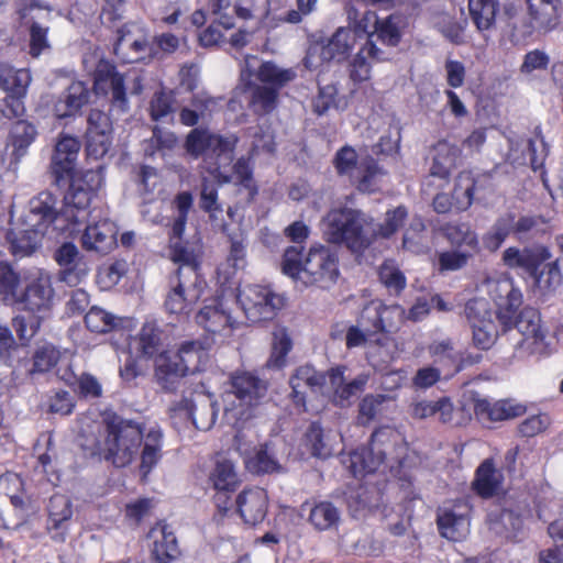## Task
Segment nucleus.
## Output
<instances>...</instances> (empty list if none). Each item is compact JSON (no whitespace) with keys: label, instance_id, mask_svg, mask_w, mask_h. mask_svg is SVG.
<instances>
[{"label":"nucleus","instance_id":"1","mask_svg":"<svg viewBox=\"0 0 563 563\" xmlns=\"http://www.w3.org/2000/svg\"><path fill=\"white\" fill-rule=\"evenodd\" d=\"M267 382L250 371H235L225 394L224 417L233 424L247 421L267 396Z\"/></svg>","mask_w":563,"mask_h":563},{"label":"nucleus","instance_id":"2","mask_svg":"<svg viewBox=\"0 0 563 563\" xmlns=\"http://www.w3.org/2000/svg\"><path fill=\"white\" fill-rule=\"evenodd\" d=\"M235 141L213 134L207 129H192L186 136L184 147L192 158L203 156L205 168L221 184L230 183L224 168L233 161Z\"/></svg>","mask_w":563,"mask_h":563},{"label":"nucleus","instance_id":"3","mask_svg":"<svg viewBox=\"0 0 563 563\" xmlns=\"http://www.w3.org/2000/svg\"><path fill=\"white\" fill-rule=\"evenodd\" d=\"M207 360L205 347L195 341L185 342L177 353H161L155 358L154 378L164 390H175L179 380L201 369Z\"/></svg>","mask_w":563,"mask_h":563},{"label":"nucleus","instance_id":"4","mask_svg":"<svg viewBox=\"0 0 563 563\" xmlns=\"http://www.w3.org/2000/svg\"><path fill=\"white\" fill-rule=\"evenodd\" d=\"M104 457L117 467L129 465L139 454L143 430L133 421L112 416L107 419Z\"/></svg>","mask_w":563,"mask_h":563},{"label":"nucleus","instance_id":"5","mask_svg":"<svg viewBox=\"0 0 563 563\" xmlns=\"http://www.w3.org/2000/svg\"><path fill=\"white\" fill-rule=\"evenodd\" d=\"M363 214L351 208L333 209L323 219V236L332 244H345L357 250L364 246Z\"/></svg>","mask_w":563,"mask_h":563},{"label":"nucleus","instance_id":"6","mask_svg":"<svg viewBox=\"0 0 563 563\" xmlns=\"http://www.w3.org/2000/svg\"><path fill=\"white\" fill-rule=\"evenodd\" d=\"M100 184L101 176L95 170H88L81 179L75 180L64 197V205L60 209L63 220L73 225L86 222L88 207Z\"/></svg>","mask_w":563,"mask_h":563},{"label":"nucleus","instance_id":"7","mask_svg":"<svg viewBox=\"0 0 563 563\" xmlns=\"http://www.w3.org/2000/svg\"><path fill=\"white\" fill-rule=\"evenodd\" d=\"M206 283L191 268L177 271L170 291L165 299V309L172 314H188L201 298Z\"/></svg>","mask_w":563,"mask_h":563},{"label":"nucleus","instance_id":"8","mask_svg":"<svg viewBox=\"0 0 563 563\" xmlns=\"http://www.w3.org/2000/svg\"><path fill=\"white\" fill-rule=\"evenodd\" d=\"M335 256L323 245L310 249L302 266L301 283L306 286L330 287L338 278Z\"/></svg>","mask_w":563,"mask_h":563},{"label":"nucleus","instance_id":"9","mask_svg":"<svg viewBox=\"0 0 563 563\" xmlns=\"http://www.w3.org/2000/svg\"><path fill=\"white\" fill-rule=\"evenodd\" d=\"M391 434L393 432L388 428L376 430L371 437L368 448L357 449L343 460L353 476L373 473L384 463L386 457L384 445L389 441Z\"/></svg>","mask_w":563,"mask_h":563},{"label":"nucleus","instance_id":"10","mask_svg":"<svg viewBox=\"0 0 563 563\" xmlns=\"http://www.w3.org/2000/svg\"><path fill=\"white\" fill-rule=\"evenodd\" d=\"M114 54L124 63L152 60L157 56L152 37L137 25H126L119 31Z\"/></svg>","mask_w":563,"mask_h":563},{"label":"nucleus","instance_id":"11","mask_svg":"<svg viewBox=\"0 0 563 563\" xmlns=\"http://www.w3.org/2000/svg\"><path fill=\"white\" fill-rule=\"evenodd\" d=\"M238 300L252 322L273 319L276 311L284 305L279 295L257 285L246 286L239 292Z\"/></svg>","mask_w":563,"mask_h":563},{"label":"nucleus","instance_id":"12","mask_svg":"<svg viewBox=\"0 0 563 563\" xmlns=\"http://www.w3.org/2000/svg\"><path fill=\"white\" fill-rule=\"evenodd\" d=\"M95 88L104 90L110 95V103L113 110L125 113L129 110L124 77L119 74L115 66L109 60L99 59L95 69Z\"/></svg>","mask_w":563,"mask_h":563},{"label":"nucleus","instance_id":"13","mask_svg":"<svg viewBox=\"0 0 563 563\" xmlns=\"http://www.w3.org/2000/svg\"><path fill=\"white\" fill-rule=\"evenodd\" d=\"M488 291L497 307L498 319L505 327L510 325L522 303L520 290L515 287L511 278L505 277L488 282Z\"/></svg>","mask_w":563,"mask_h":563},{"label":"nucleus","instance_id":"14","mask_svg":"<svg viewBox=\"0 0 563 563\" xmlns=\"http://www.w3.org/2000/svg\"><path fill=\"white\" fill-rule=\"evenodd\" d=\"M56 202L52 192L42 191L29 201L27 211L21 220L29 228H36L46 234L55 221L63 219L60 211L56 210Z\"/></svg>","mask_w":563,"mask_h":563},{"label":"nucleus","instance_id":"15","mask_svg":"<svg viewBox=\"0 0 563 563\" xmlns=\"http://www.w3.org/2000/svg\"><path fill=\"white\" fill-rule=\"evenodd\" d=\"M363 311V323L369 322L377 336L397 331L405 318V310L399 305L386 306L379 300L369 301Z\"/></svg>","mask_w":563,"mask_h":563},{"label":"nucleus","instance_id":"16","mask_svg":"<svg viewBox=\"0 0 563 563\" xmlns=\"http://www.w3.org/2000/svg\"><path fill=\"white\" fill-rule=\"evenodd\" d=\"M551 252L541 244L519 249L510 246L503 253L504 265L511 269H522L531 277L538 275L540 266L551 258Z\"/></svg>","mask_w":563,"mask_h":563},{"label":"nucleus","instance_id":"17","mask_svg":"<svg viewBox=\"0 0 563 563\" xmlns=\"http://www.w3.org/2000/svg\"><path fill=\"white\" fill-rule=\"evenodd\" d=\"M117 234L118 229L113 222L106 219L98 221L86 227L80 239L81 246L87 251L107 254L117 245Z\"/></svg>","mask_w":563,"mask_h":563},{"label":"nucleus","instance_id":"18","mask_svg":"<svg viewBox=\"0 0 563 563\" xmlns=\"http://www.w3.org/2000/svg\"><path fill=\"white\" fill-rule=\"evenodd\" d=\"M238 512L246 525L262 522L267 514L268 497L263 488L243 490L235 500Z\"/></svg>","mask_w":563,"mask_h":563},{"label":"nucleus","instance_id":"19","mask_svg":"<svg viewBox=\"0 0 563 563\" xmlns=\"http://www.w3.org/2000/svg\"><path fill=\"white\" fill-rule=\"evenodd\" d=\"M366 33L364 20L358 21L354 31L346 27H339L328 44L321 47L320 57L322 60L344 59L355 45L356 35Z\"/></svg>","mask_w":563,"mask_h":563},{"label":"nucleus","instance_id":"20","mask_svg":"<svg viewBox=\"0 0 563 563\" xmlns=\"http://www.w3.org/2000/svg\"><path fill=\"white\" fill-rule=\"evenodd\" d=\"M531 26L539 33H549L560 24V0H528Z\"/></svg>","mask_w":563,"mask_h":563},{"label":"nucleus","instance_id":"21","mask_svg":"<svg viewBox=\"0 0 563 563\" xmlns=\"http://www.w3.org/2000/svg\"><path fill=\"white\" fill-rule=\"evenodd\" d=\"M384 59V52L375 44L373 35L360 48L349 66V76L354 84L367 81L371 78V60Z\"/></svg>","mask_w":563,"mask_h":563},{"label":"nucleus","instance_id":"22","mask_svg":"<svg viewBox=\"0 0 563 563\" xmlns=\"http://www.w3.org/2000/svg\"><path fill=\"white\" fill-rule=\"evenodd\" d=\"M148 537L153 540L151 553L155 563H172L179 556L177 539L167 525H157Z\"/></svg>","mask_w":563,"mask_h":563},{"label":"nucleus","instance_id":"23","mask_svg":"<svg viewBox=\"0 0 563 563\" xmlns=\"http://www.w3.org/2000/svg\"><path fill=\"white\" fill-rule=\"evenodd\" d=\"M197 323L212 335L213 342H222L232 331L230 316L218 306H206L196 316Z\"/></svg>","mask_w":563,"mask_h":563},{"label":"nucleus","instance_id":"24","mask_svg":"<svg viewBox=\"0 0 563 563\" xmlns=\"http://www.w3.org/2000/svg\"><path fill=\"white\" fill-rule=\"evenodd\" d=\"M490 186V175L474 177L471 172H462L455 180L453 199L457 209L466 210L473 201L474 194Z\"/></svg>","mask_w":563,"mask_h":563},{"label":"nucleus","instance_id":"25","mask_svg":"<svg viewBox=\"0 0 563 563\" xmlns=\"http://www.w3.org/2000/svg\"><path fill=\"white\" fill-rule=\"evenodd\" d=\"M89 89L82 81H73L54 104L58 119L75 115L89 101Z\"/></svg>","mask_w":563,"mask_h":563},{"label":"nucleus","instance_id":"26","mask_svg":"<svg viewBox=\"0 0 563 563\" xmlns=\"http://www.w3.org/2000/svg\"><path fill=\"white\" fill-rule=\"evenodd\" d=\"M44 235V232L36 228H29L21 220L20 225L9 230L5 238L12 254L23 257L37 250Z\"/></svg>","mask_w":563,"mask_h":563},{"label":"nucleus","instance_id":"27","mask_svg":"<svg viewBox=\"0 0 563 563\" xmlns=\"http://www.w3.org/2000/svg\"><path fill=\"white\" fill-rule=\"evenodd\" d=\"M474 412L483 422H497L521 416L525 412V407L505 400L489 402L487 399L476 398L474 400Z\"/></svg>","mask_w":563,"mask_h":563},{"label":"nucleus","instance_id":"28","mask_svg":"<svg viewBox=\"0 0 563 563\" xmlns=\"http://www.w3.org/2000/svg\"><path fill=\"white\" fill-rule=\"evenodd\" d=\"M540 321L538 311L532 308L523 309L515 321L516 328L525 336L523 342L533 346V353H542L545 349Z\"/></svg>","mask_w":563,"mask_h":563},{"label":"nucleus","instance_id":"29","mask_svg":"<svg viewBox=\"0 0 563 563\" xmlns=\"http://www.w3.org/2000/svg\"><path fill=\"white\" fill-rule=\"evenodd\" d=\"M178 410L191 418L195 427L202 431H208L213 427L218 412L216 402L206 396H199L194 401L184 400L183 407Z\"/></svg>","mask_w":563,"mask_h":563},{"label":"nucleus","instance_id":"30","mask_svg":"<svg viewBox=\"0 0 563 563\" xmlns=\"http://www.w3.org/2000/svg\"><path fill=\"white\" fill-rule=\"evenodd\" d=\"M73 517L71 501L67 496L54 495L48 504V529L55 530V540L64 541L68 521Z\"/></svg>","mask_w":563,"mask_h":563},{"label":"nucleus","instance_id":"31","mask_svg":"<svg viewBox=\"0 0 563 563\" xmlns=\"http://www.w3.org/2000/svg\"><path fill=\"white\" fill-rule=\"evenodd\" d=\"M221 230L230 243L228 262L234 268L243 267L247 247V230L241 220L236 223H223Z\"/></svg>","mask_w":563,"mask_h":563},{"label":"nucleus","instance_id":"32","mask_svg":"<svg viewBox=\"0 0 563 563\" xmlns=\"http://www.w3.org/2000/svg\"><path fill=\"white\" fill-rule=\"evenodd\" d=\"M54 296L52 280L48 275H41L25 289L23 302L31 311H42L51 307Z\"/></svg>","mask_w":563,"mask_h":563},{"label":"nucleus","instance_id":"33","mask_svg":"<svg viewBox=\"0 0 563 563\" xmlns=\"http://www.w3.org/2000/svg\"><path fill=\"white\" fill-rule=\"evenodd\" d=\"M501 473L495 467L493 460L487 459L478 466L472 487L479 496L488 498L501 488Z\"/></svg>","mask_w":563,"mask_h":563},{"label":"nucleus","instance_id":"34","mask_svg":"<svg viewBox=\"0 0 563 563\" xmlns=\"http://www.w3.org/2000/svg\"><path fill=\"white\" fill-rule=\"evenodd\" d=\"M290 386L297 401L305 400L306 389L319 391L325 384V376L309 365L300 366L290 377Z\"/></svg>","mask_w":563,"mask_h":563},{"label":"nucleus","instance_id":"35","mask_svg":"<svg viewBox=\"0 0 563 563\" xmlns=\"http://www.w3.org/2000/svg\"><path fill=\"white\" fill-rule=\"evenodd\" d=\"M438 527L444 538L452 541H460L470 532V519L464 512L445 510L438 516Z\"/></svg>","mask_w":563,"mask_h":563},{"label":"nucleus","instance_id":"36","mask_svg":"<svg viewBox=\"0 0 563 563\" xmlns=\"http://www.w3.org/2000/svg\"><path fill=\"white\" fill-rule=\"evenodd\" d=\"M461 156V150L457 145L448 141H440L434 145L433 165L430 169L431 175L440 178L446 177L451 169L455 167Z\"/></svg>","mask_w":563,"mask_h":563},{"label":"nucleus","instance_id":"37","mask_svg":"<svg viewBox=\"0 0 563 563\" xmlns=\"http://www.w3.org/2000/svg\"><path fill=\"white\" fill-rule=\"evenodd\" d=\"M32 77L29 69L14 67L0 63V87L11 95L24 97Z\"/></svg>","mask_w":563,"mask_h":563},{"label":"nucleus","instance_id":"38","mask_svg":"<svg viewBox=\"0 0 563 563\" xmlns=\"http://www.w3.org/2000/svg\"><path fill=\"white\" fill-rule=\"evenodd\" d=\"M335 439L336 434L331 431L325 432L318 423H311L306 433L311 454L321 459H327L334 453Z\"/></svg>","mask_w":563,"mask_h":563},{"label":"nucleus","instance_id":"39","mask_svg":"<svg viewBox=\"0 0 563 563\" xmlns=\"http://www.w3.org/2000/svg\"><path fill=\"white\" fill-rule=\"evenodd\" d=\"M499 3L497 0H468V11L476 29L490 30L496 22Z\"/></svg>","mask_w":563,"mask_h":563},{"label":"nucleus","instance_id":"40","mask_svg":"<svg viewBox=\"0 0 563 563\" xmlns=\"http://www.w3.org/2000/svg\"><path fill=\"white\" fill-rule=\"evenodd\" d=\"M36 136V128L27 121L20 120L12 125L10 137L13 147L12 154L16 159L26 154L29 146L35 141Z\"/></svg>","mask_w":563,"mask_h":563},{"label":"nucleus","instance_id":"41","mask_svg":"<svg viewBox=\"0 0 563 563\" xmlns=\"http://www.w3.org/2000/svg\"><path fill=\"white\" fill-rule=\"evenodd\" d=\"M364 322V311L362 310L361 316L357 320L356 325H352L349 328L345 340L347 347H356L365 345L366 343H376L378 345H384L387 341L386 336H377L371 323Z\"/></svg>","mask_w":563,"mask_h":563},{"label":"nucleus","instance_id":"42","mask_svg":"<svg viewBox=\"0 0 563 563\" xmlns=\"http://www.w3.org/2000/svg\"><path fill=\"white\" fill-rule=\"evenodd\" d=\"M135 349L146 357H153L162 345V331L154 321L145 322L135 338Z\"/></svg>","mask_w":563,"mask_h":563},{"label":"nucleus","instance_id":"43","mask_svg":"<svg viewBox=\"0 0 563 563\" xmlns=\"http://www.w3.org/2000/svg\"><path fill=\"white\" fill-rule=\"evenodd\" d=\"M257 79L277 91L296 78V73L290 68H280L272 62L263 63L257 73Z\"/></svg>","mask_w":563,"mask_h":563},{"label":"nucleus","instance_id":"44","mask_svg":"<svg viewBox=\"0 0 563 563\" xmlns=\"http://www.w3.org/2000/svg\"><path fill=\"white\" fill-rule=\"evenodd\" d=\"M278 91L266 85L251 87L250 108L256 114L271 113L277 106Z\"/></svg>","mask_w":563,"mask_h":563},{"label":"nucleus","instance_id":"45","mask_svg":"<svg viewBox=\"0 0 563 563\" xmlns=\"http://www.w3.org/2000/svg\"><path fill=\"white\" fill-rule=\"evenodd\" d=\"M210 481L216 490H236L240 479L234 465L229 460H220L216 463L210 474Z\"/></svg>","mask_w":563,"mask_h":563},{"label":"nucleus","instance_id":"46","mask_svg":"<svg viewBox=\"0 0 563 563\" xmlns=\"http://www.w3.org/2000/svg\"><path fill=\"white\" fill-rule=\"evenodd\" d=\"M522 528V519L512 510L504 509L489 515V529L506 538L514 536Z\"/></svg>","mask_w":563,"mask_h":563},{"label":"nucleus","instance_id":"47","mask_svg":"<svg viewBox=\"0 0 563 563\" xmlns=\"http://www.w3.org/2000/svg\"><path fill=\"white\" fill-rule=\"evenodd\" d=\"M292 342L285 328L273 332L272 353L266 363L269 368H280L286 364V356L291 350Z\"/></svg>","mask_w":563,"mask_h":563},{"label":"nucleus","instance_id":"48","mask_svg":"<svg viewBox=\"0 0 563 563\" xmlns=\"http://www.w3.org/2000/svg\"><path fill=\"white\" fill-rule=\"evenodd\" d=\"M309 520L316 529L329 530L339 523L340 512L331 503L322 501L311 509Z\"/></svg>","mask_w":563,"mask_h":563},{"label":"nucleus","instance_id":"49","mask_svg":"<svg viewBox=\"0 0 563 563\" xmlns=\"http://www.w3.org/2000/svg\"><path fill=\"white\" fill-rule=\"evenodd\" d=\"M174 96L170 91L159 90L156 91L148 104V111L153 121H165L172 118L174 108Z\"/></svg>","mask_w":563,"mask_h":563},{"label":"nucleus","instance_id":"50","mask_svg":"<svg viewBox=\"0 0 563 563\" xmlns=\"http://www.w3.org/2000/svg\"><path fill=\"white\" fill-rule=\"evenodd\" d=\"M60 358V352L52 344L38 346L33 354V365L29 375L46 373L53 368Z\"/></svg>","mask_w":563,"mask_h":563},{"label":"nucleus","instance_id":"51","mask_svg":"<svg viewBox=\"0 0 563 563\" xmlns=\"http://www.w3.org/2000/svg\"><path fill=\"white\" fill-rule=\"evenodd\" d=\"M400 18L390 15L385 19H377L375 21V31L369 35H376L383 43L389 46H396L400 41L399 31Z\"/></svg>","mask_w":563,"mask_h":563},{"label":"nucleus","instance_id":"52","mask_svg":"<svg viewBox=\"0 0 563 563\" xmlns=\"http://www.w3.org/2000/svg\"><path fill=\"white\" fill-rule=\"evenodd\" d=\"M162 433L158 430H151L144 441L141 454V470L146 475L159 460Z\"/></svg>","mask_w":563,"mask_h":563},{"label":"nucleus","instance_id":"53","mask_svg":"<svg viewBox=\"0 0 563 563\" xmlns=\"http://www.w3.org/2000/svg\"><path fill=\"white\" fill-rule=\"evenodd\" d=\"M378 276L389 292L398 295L406 287V277L393 261H386L380 265Z\"/></svg>","mask_w":563,"mask_h":563},{"label":"nucleus","instance_id":"54","mask_svg":"<svg viewBox=\"0 0 563 563\" xmlns=\"http://www.w3.org/2000/svg\"><path fill=\"white\" fill-rule=\"evenodd\" d=\"M85 323L92 332L106 333L117 327L118 318L101 308L92 307L85 316Z\"/></svg>","mask_w":563,"mask_h":563},{"label":"nucleus","instance_id":"55","mask_svg":"<svg viewBox=\"0 0 563 563\" xmlns=\"http://www.w3.org/2000/svg\"><path fill=\"white\" fill-rule=\"evenodd\" d=\"M443 235L455 245H466L475 250L477 236L465 223H448L442 229Z\"/></svg>","mask_w":563,"mask_h":563},{"label":"nucleus","instance_id":"56","mask_svg":"<svg viewBox=\"0 0 563 563\" xmlns=\"http://www.w3.org/2000/svg\"><path fill=\"white\" fill-rule=\"evenodd\" d=\"M20 282L19 273L10 264L0 262V294L4 296V299L15 300L18 298Z\"/></svg>","mask_w":563,"mask_h":563},{"label":"nucleus","instance_id":"57","mask_svg":"<svg viewBox=\"0 0 563 563\" xmlns=\"http://www.w3.org/2000/svg\"><path fill=\"white\" fill-rule=\"evenodd\" d=\"M177 142L178 139L175 133L155 126L152 137L144 143V152L152 156L155 151L173 150Z\"/></svg>","mask_w":563,"mask_h":563},{"label":"nucleus","instance_id":"58","mask_svg":"<svg viewBox=\"0 0 563 563\" xmlns=\"http://www.w3.org/2000/svg\"><path fill=\"white\" fill-rule=\"evenodd\" d=\"M233 172L236 178V184L247 192L246 201L252 202L254 197L257 195V187L254 184L249 161L243 157L238 159L233 165Z\"/></svg>","mask_w":563,"mask_h":563},{"label":"nucleus","instance_id":"59","mask_svg":"<svg viewBox=\"0 0 563 563\" xmlns=\"http://www.w3.org/2000/svg\"><path fill=\"white\" fill-rule=\"evenodd\" d=\"M465 314L471 325L494 322L489 303L484 298H475L467 302Z\"/></svg>","mask_w":563,"mask_h":563},{"label":"nucleus","instance_id":"60","mask_svg":"<svg viewBox=\"0 0 563 563\" xmlns=\"http://www.w3.org/2000/svg\"><path fill=\"white\" fill-rule=\"evenodd\" d=\"M89 265L86 258L73 263L69 266L59 269L58 279L70 287L82 283L89 274Z\"/></svg>","mask_w":563,"mask_h":563},{"label":"nucleus","instance_id":"61","mask_svg":"<svg viewBox=\"0 0 563 563\" xmlns=\"http://www.w3.org/2000/svg\"><path fill=\"white\" fill-rule=\"evenodd\" d=\"M385 400L384 395H366L358 405V422L367 424L374 420Z\"/></svg>","mask_w":563,"mask_h":563},{"label":"nucleus","instance_id":"62","mask_svg":"<svg viewBox=\"0 0 563 563\" xmlns=\"http://www.w3.org/2000/svg\"><path fill=\"white\" fill-rule=\"evenodd\" d=\"M408 212L405 207H397L386 212L385 220L379 224L377 234L382 238L391 236L400 227H402Z\"/></svg>","mask_w":563,"mask_h":563},{"label":"nucleus","instance_id":"63","mask_svg":"<svg viewBox=\"0 0 563 563\" xmlns=\"http://www.w3.org/2000/svg\"><path fill=\"white\" fill-rule=\"evenodd\" d=\"M247 467L256 473H272L280 471L279 463L274 459V456L268 451V445L266 444L263 449H261L253 459L249 460Z\"/></svg>","mask_w":563,"mask_h":563},{"label":"nucleus","instance_id":"64","mask_svg":"<svg viewBox=\"0 0 563 563\" xmlns=\"http://www.w3.org/2000/svg\"><path fill=\"white\" fill-rule=\"evenodd\" d=\"M75 408L74 397L66 390H57L47 399V412L67 416Z\"/></svg>","mask_w":563,"mask_h":563}]
</instances>
